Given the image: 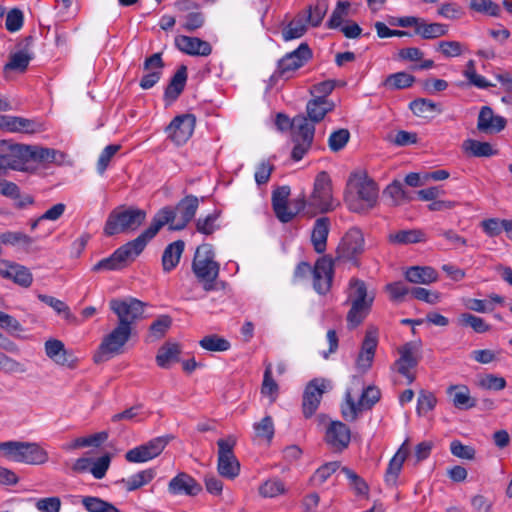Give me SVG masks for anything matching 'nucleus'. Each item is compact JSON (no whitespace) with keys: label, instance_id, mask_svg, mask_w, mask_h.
Wrapping results in <instances>:
<instances>
[{"label":"nucleus","instance_id":"6e6d98bb","mask_svg":"<svg viewBox=\"0 0 512 512\" xmlns=\"http://www.w3.org/2000/svg\"><path fill=\"white\" fill-rule=\"evenodd\" d=\"M350 3L348 1H338L329 20L326 23L328 29H337L342 26L344 17L348 16Z\"/></svg>","mask_w":512,"mask_h":512},{"label":"nucleus","instance_id":"0eeeda50","mask_svg":"<svg viewBox=\"0 0 512 512\" xmlns=\"http://www.w3.org/2000/svg\"><path fill=\"white\" fill-rule=\"evenodd\" d=\"M132 334L131 327L117 326L102 339L98 350L93 356L96 364L109 360L110 358L123 353L125 344Z\"/></svg>","mask_w":512,"mask_h":512},{"label":"nucleus","instance_id":"0e129e2a","mask_svg":"<svg viewBox=\"0 0 512 512\" xmlns=\"http://www.w3.org/2000/svg\"><path fill=\"white\" fill-rule=\"evenodd\" d=\"M285 491L284 483L279 479H269L264 482L260 488L259 493L263 497H276Z\"/></svg>","mask_w":512,"mask_h":512},{"label":"nucleus","instance_id":"69168bd1","mask_svg":"<svg viewBox=\"0 0 512 512\" xmlns=\"http://www.w3.org/2000/svg\"><path fill=\"white\" fill-rule=\"evenodd\" d=\"M335 86V80H325L320 83L314 84L311 87L310 93L314 98L320 100H329L327 97L333 92Z\"/></svg>","mask_w":512,"mask_h":512},{"label":"nucleus","instance_id":"9b49d317","mask_svg":"<svg viewBox=\"0 0 512 512\" xmlns=\"http://www.w3.org/2000/svg\"><path fill=\"white\" fill-rule=\"evenodd\" d=\"M110 309L117 315L118 324L131 327L143 318L145 303L136 298L113 299L109 303Z\"/></svg>","mask_w":512,"mask_h":512},{"label":"nucleus","instance_id":"ea45409f","mask_svg":"<svg viewBox=\"0 0 512 512\" xmlns=\"http://www.w3.org/2000/svg\"><path fill=\"white\" fill-rule=\"evenodd\" d=\"M389 240L395 244L407 245L426 242L427 237L421 229L400 230L389 236Z\"/></svg>","mask_w":512,"mask_h":512},{"label":"nucleus","instance_id":"ddd939ff","mask_svg":"<svg viewBox=\"0 0 512 512\" xmlns=\"http://www.w3.org/2000/svg\"><path fill=\"white\" fill-rule=\"evenodd\" d=\"M198 206V198L194 195H187L178 202L175 208L171 206H165L156 214H159L166 208L172 210L174 217L165 225H169V230L171 231H180L183 230L187 224L195 217Z\"/></svg>","mask_w":512,"mask_h":512},{"label":"nucleus","instance_id":"338daca9","mask_svg":"<svg viewBox=\"0 0 512 512\" xmlns=\"http://www.w3.org/2000/svg\"><path fill=\"white\" fill-rule=\"evenodd\" d=\"M380 397L381 392L378 388L374 386H368L366 389H364L359 399L360 406L363 408V410H370L380 400Z\"/></svg>","mask_w":512,"mask_h":512},{"label":"nucleus","instance_id":"052dcab7","mask_svg":"<svg viewBox=\"0 0 512 512\" xmlns=\"http://www.w3.org/2000/svg\"><path fill=\"white\" fill-rule=\"evenodd\" d=\"M350 139V132L348 129H338L331 133L328 139V146L333 152L342 150Z\"/></svg>","mask_w":512,"mask_h":512},{"label":"nucleus","instance_id":"b1692460","mask_svg":"<svg viewBox=\"0 0 512 512\" xmlns=\"http://www.w3.org/2000/svg\"><path fill=\"white\" fill-rule=\"evenodd\" d=\"M0 275L12 279L15 284L25 288L29 287L33 281L32 274L27 267L6 260H0Z\"/></svg>","mask_w":512,"mask_h":512},{"label":"nucleus","instance_id":"4d7b16f0","mask_svg":"<svg viewBox=\"0 0 512 512\" xmlns=\"http://www.w3.org/2000/svg\"><path fill=\"white\" fill-rule=\"evenodd\" d=\"M257 437L267 440L270 443L274 437V423L271 416L267 415L253 425Z\"/></svg>","mask_w":512,"mask_h":512},{"label":"nucleus","instance_id":"603ef678","mask_svg":"<svg viewBox=\"0 0 512 512\" xmlns=\"http://www.w3.org/2000/svg\"><path fill=\"white\" fill-rule=\"evenodd\" d=\"M261 393L265 396H269L271 402H275L278 396L279 386L273 379L271 363H268L265 367L263 382L261 386Z\"/></svg>","mask_w":512,"mask_h":512},{"label":"nucleus","instance_id":"a18cd8bd","mask_svg":"<svg viewBox=\"0 0 512 512\" xmlns=\"http://www.w3.org/2000/svg\"><path fill=\"white\" fill-rule=\"evenodd\" d=\"M1 241L3 244L18 245L23 248L26 252H32L35 250L34 238L22 233V232H5L0 234Z\"/></svg>","mask_w":512,"mask_h":512},{"label":"nucleus","instance_id":"37998d69","mask_svg":"<svg viewBox=\"0 0 512 512\" xmlns=\"http://www.w3.org/2000/svg\"><path fill=\"white\" fill-rule=\"evenodd\" d=\"M463 149L474 157H490L498 154V151L493 149L490 143L474 139L465 140L463 142Z\"/></svg>","mask_w":512,"mask_h":512},{"label":"nucleus","instance_id":"c756f323","mask_svg":"<svg viewBox=\"0 0 512 512\" xmlns=\"http://www.w3.org/2000/svg\"><path fill=\"white\" fill-rule=\"evenodd\" d=\"M405 279L413 284L430 285L438 280V273L431 266H411L405 271Z\"/></svg>","mask_w":512,"mask_h":512},{"label":"nucleus","instance_id":"774afa93","mask_svg":"<svg viewBox=\"0 0 512 512\" xmlns=\"http://www.w3.org/2000/svg\"><path fill=\"white\" fill-rule=\"evenodd\" d=\"M24 24V15L19 8L11 9L6 15L5 27L9 32L19 31Z\"/></svg>","mask_w":512,"mask_h":512},{"label":"nucleus","instance_id":"79ce46f5","mask_svg":"<svg viewBox=\"0 0 512 512\" xmlns=\"http://www.w3.org/2000/svg\"><path fill=\"white\" fill-rule=\"evenodd\" d=\"M156 472L154 469H146L142 470L134 475H132L128 479H121L118 481V484H123L127 491L131 492L141 488L142 486L148 484L155 477Z\"/></svg>","mask_w":512,"mask_h":512},{"label":"nucleus","instance_id":"2eb2a0df","mask_svg":"<svg viewBox=\"0 0 512 512\" xmlns=\"http://www.w3.org/2000/svg\"><path fill=\"white\" fill-rule=\"evenodd\" d=\"M0 150L9 169L22 170L27 162L33 161L34 146L0 140Z\"/></svg>","mask_w":512,"mask_h":512},{"label":"nucleus","instance_id":"3c124183","mask_svg":"<svg viewBox=\"0 0 512 512\" xmlns=\"http://www.w3.org/2000/svg\"><path fill=\"white\" fill-rule=\"evenodd\" d=\"M201 348L211 352H224L230 349V342L218 334L204 336L200 341Z\"/></svg>","mask_w":512,"mask_h":512},{"label":"nucleus","instance_id":"473e14b6","mask_svg":"<svg viewBox=\"0 0 512 512\" xmlns=\"http://www.w3.org/2000/svg\"><path fill=\"white\" fill-rule=\"evenodd\" d=\"M407 441H405L395 455L389 461L386 473H385V481L388 485H395L397 482V478L402 470L403 463L405 462L409 450L406 447Z\"/></svg>","mask_w":512,"mask_h":512},{"label":"nucleus","instance_id":"f8f14e48","mask_svg":"<svg viewBox=\"0 0 512 512\" xmlns=\"http://www.w3.org/2000/svg\"><path fill=\"white\" fill-rule=\"evenodd\" d=\"M312 58V50L307 43H301L297 49L287 53L277 63L273 78H289L290 74L301 68Z\"/></svg>","mask_w":512,"mask_h":512},{"label":"nucleus","instance_id":"bb28decb","mask_svg":"<svg viewBox=\"0 0 512 512\" xmlns=\"http://www.w3.org/2000/svg\"><path fill=\"white\" fill-rule=\"evenodd\" d=\"M46 355L55 363L69 368H74L76 359L69 352L62 341L58 339H49L45 342Z\"/></svg>","mask_w":512,"mask_h":512},{"label":"nucleus","instance_id":"393cba45","mask_svg":"<svg viewBox=\"0 0 512 512\" xmlns=\"http://www.w3.org/2000/svg\"><path fill=\"white\" fill-rule=\"evenodd\" d=\"M507 120L494 115L491 107L483 106L478 115L477 129L483 133H498L505 129Z\"/></svg>","mask_w":512,"mask_h":512},{"label":"nucleus","instance_id":"13d9d810","mask_svg":"<svg viewBox=\"0 0 512 512\" xmlns=\"http://www.w3.org/2000/svg\"><path fill=\"white\" fill-rule=\"evenodd\" d=\"M108 438V433L106 431H102L99 433H95L93 435L87 437H79L76 438L72 444L70 445L71 449H78L82 447L94 446L98 447L103 442H105Z\"/></svg>","mask_w":512,"mask_h":512},{"label":"nucleus","instance_id":"a211bd4d","mask_svg":"<svg viewBox=\"0 0 512 512\" xmlns=\"http://www.w3.org/2000/svg\"><path fill=\"white\" fill-rule=\"evenodd\" d=\"M195 124L196 117L193 114L177 115L166 127L168 138L176 145L186 143L193 134Z\"/></svg>","mask_w":512,"mask_h":512},{"label":"nucleus","instance_id":"49530a36","mask_svg":"<svg viewBox=\"0 0 512 512\" xmlns=\"http://www.w3.org/2000/svg\"><path fill=\"white\" fill-rule=\"evenodd\" d=\"M65 156V153L53 148L34 146L33 161L35 162L62 164Z\"/></svg>","mask_w":512,"mask_h":512},{"label":"nucleus","instance_id":"f257e3e1","mask_svg":"<svg viewBox=\"0 0 512 512\" xmlns=\"http://www.w3.org/2000/svg\"><path fill=\"white\" fill-rule=\"evenodd\" d=\"M174 217L172 210L166 208L155 214L149 227L134 240L116 249L109 257L98 261L92 268L94 272L121 270L131 264L145 249L160 229Z\"/></svg>","mask_w":512,"mask_h":512},{"label":"nucleus","instance_id":"dca6fc26","mask_svg":"<svg viewBox=\"0 0 512 512\" xmlns=\"http://www.w3.org/2000/svg\"><path fill=\"white\" fill-rule=\"evenodd\" d=\"M373 300L374 296H369L367 290H356L354 294L348 296L347 301L351 303L346 317L349 329H354L363 322L371 309Z\"/></svg>","mask_w":512,"mask_h":512},{"label":"nucleus","instance_id":"20e7f679","mask_svg":"<svg viewBox=\"0 0 512 512\" xmlns=\"http://www.w3.org/2000/svg\"><path fill=\"white\" fill-rule=\"evenodd\" d=\"M354 180H357L354 185L358 199L352 194H346L344 200L351 211L362 213L375 206L378 198V187L366 174H352L348 180V185H352Z\"/></svg>","mask_w":512,"mask_h":512},{"label":"nucleus","instance_id":"423d86ee","mask_svg":"<svg viewBox=\"0 0 512 512\" xmlns=\"http://www.w3.org/2000/svg\"><path fill=\"white\" fill-rule=\"evenodd\" d=\"M214 258L212 245L202 244L196 249L192 261V271L195 277L205 286L209 285V288H213L211 285L218 277L220 269L219 263Z\"/></svg>","mask_w":512,"mask_h":512},{"label":"nucleus","instance_id":"e2e57ef3","mask_svg":"<svg viewBox=\"0 0 512 512\" xmlns=\"http://www.w3.org/2000/svg\"><path fill=\"white\" fill-rule=\"evenodd\" d=\"M111 463V455L109 453H105L101 457L97 459H92V464L90 466V472L94 476L95 479H102L105 477L107 470L110 467Z\"/></svg>","mask_w":512,"mask_h":512},{"label":"nucleus","instance_id":"7ed1b4c3","mask_svg":"<svg viewBox=\"0 0 512 512\" xmlns=\"http://www.w3.org/2000/svg\"><path fill=\"white\" fill-rule=\"evenodd\" d=\"M146 212L136 207L119 206L113 209L105 222L106 236L137 230L145 221Z\"/></svg>","mask_w":512,"mask_h":512},{"label":"nucleus","instance_id":"6ab92c4d","mask_svg":"<svg viewBox=\"0 0 512 512\" xmlns=\"http://www.w3.org/2000/svg\"><path fill=\"white\" fill-rule=\"evenodd\" d=\"M33 43L34 37L32 35L26 36L24 39L18 42V50L10 54L9 61L4 65V71H16L19 73H24L34 56L31 50Z\"/></svg>","mask_w":512,"mask_h":512},{"label":"nucleus","instance_id":"c03bdc74","mask_svg":"<svg viewBox=\"0 0 512 512\" xmlns=\"http://www.w3.org/2000/svg\"><path fill=\"white\" fill-rule=\"evenodd\" d=\"M43 129L42 123L23 117L11 116L9 132L33 134Z\"/></svg>","mask_w":512,"mask_h":512},{"label":"nucleus","instance_id":"4be33fe9","mask_svg":"<svg viewBox=\"0 0 512 512\" xmlns=\"http://www.w3.org/2000/svg\"><path fill=\"white\" fill-rule=\"evenodd\" d=\"M201 491V484L185 472L178 473L168 484V492L172 495L196 496Z\"/></svg>","mask_w":512,"mask_h":512},{"label":"nucleus","instance_id":"4468645a","mask_svg":"<svg viewBox=\"0 0 512 512\" xmlns=\"http://www.w3.org/2000/svg\"><path fill=\"white\" fill-rule=\"evenodd\" d=\"M173 436L166 435L151 439L150 441L130 449L125 454V459L130 463H143L159 456Z\"/></svg>","mask_w":512,"mask_h":512},{"label":"nucleus","instance_id":"e433bc0d","mask_svg":"<svg viewBox=\"0 0 512 512\" xmlns=\"http://www.w3.org/2000/svg\"><path fill=\"white\" fill-rule=\"evenodd\" d=\"M185 243L182 240H177L173 243H170L163 252L162 255V265L165 271H170L174 269L179 261L180 257L183 253Z\"/></svg>","mask_w":512,"mask_h":512},{"label":"nucleus","instance_id":"a19ab883","mask_svg":"<svg viewBox=\"0 0 512 512\" xmlns=\"http://www.w3.org/2000/svg\"><path fill=\"white\" fill-rule=\"evenodd\" d=\"M481 226L483 231L490 237L497 236L504 230L508 238L512 241V220L490 218L482 221Z\"/></svg>","mask_w":512,"mask_h":512},{"label":"nucleus","instance_id":"412c9836","mask_svg":"<svg viewBox=\"0 0 512 512\" xmlns=\"http://www.w3.org/2000/svg\"><path fill=\"white\" fill-rule=\"evenodd\" d=\"M291 194L289 186H279L272 191V208L277 219L282 223H288L294 219V214L288 206V199Z\"/></svg>","mask_w":512,"mask_h":512},{"label":"nucleus","instance_id":"09e8293b","mask_svg":"<svg viewBox=\"0 0 512 512\" xmlns=\"http://www.w3.org/2000/svg\"><path fill=\"white\" fill-rule=\"evenodd\" d=\"M409 108L414 115L419 117H427L430 113H441L440 104L427 98H417L410 102Z\"/></svg>","mask_w":512,"mask_h":512},{"label":"nucleus","instance_id":"7c9ffc66","mask_svg":"<svg viewBox=\"0 0 512 512\" xmlns=\"http://www.w3.org/2000/svg\"><path fill=\"white\" fill-rule=\"evenodd\" d=\"M378 344V335L376 329H369L366 331L364 340L361 346V352L358 356V364L365 368H370L375 351Z\"/></svg>","mask_w":512,"mask_h":512},{"label":"nucleus","instance_id":"9d476101","mask_svg":"<svg viewBox=\"0 0 512 512\" xmlns=\"http://www.w3.org/2000/svg\"><path fill=\"white\" fill-rule=\"evenodd\" d=\"M235 445L236 440L232 436H229L226 439H219L217 441V471L220 476L229 480L235 479L240 473V463L233 451Z\"/></svg>","mask_w":512,"mask_h":512},{"label":"nucleus","instance_id":"2f4dec72","mask_svg":"<svg viewBox=\"0 0 512 512\" xmlns=\"http://www.w3.org/2000/svg\"><path fill=\"white\" fill-rule=\"evenodd\" d=\"M334 109L335 103L332 100H320L313 97L306 104L307 118L312 123H319Z\"/></svg>","mask_w":512,"mask_h":512},{"label":"nucleus","instance_id":"cd10ccee","mask_svg":"<svg viewBox=\"0 0 512 512\" xmlns=\"http://www.w3.org/2000/svg\"><path fill=\"white\" fill-rule=\"evenodd\" d=\"M417 344L414 342L405 343L398 349L400 357L395 362L397 371L402 376H408L409 370L415 368L419 363V357L415 355Z\"/></svg>","mask_w":512,"mask_h":512},{"label":"nucleus","instance_id":"5fc2aeb1","mask_svg":"<svg viewBox=\"0 0 512 512\" xmlns=\"http://www.w3.org/2000/svg\"><path fill=\"white\" fill-rule=\"evenodd\" d=\"M221 215L220 210H214L212 213L208 214L206 217L198 218L196 221V230L204 235L213 234L219 226L216 224V221Z\"/></svg>","mask_w":512,"mask_h":512},{"label":"nucleus","instance_id":"864d4df0","mask_svg":"<svg viewBox=\"0 0 512 512\" xmlns=\"http://www.w3.org/2000/svg\"><path fill=\"white\" fill-rule=\"evenodd\" d=\"M82 504L88 512H120L113 504L98 497H83Z\"/></svg>","mask_w":512,"mask_h":512},{"label":"nucleus","instance_id":"f03ea898","mask_svg":"<svg viewBox=\"0 0 512 512\" xmlns=\"http://www.w3.org/2000/svg\"><path fill=\"white\" fill-rule=\"evenodd\" d=\"M334 261L331 255L319 257L314 266L306 261L299 262L293 272V282L295 284H305L312 281L313 288H332L334 285Z\"/></svg>","mask_w":512,"mask_h":512},{"label":"nucleus","instance_id":"a878e982","mask_svg":"<svg viewBox=\"0 0 512 512\" xmlns=\"http://www.w3.org/2000/svg\"><path fill=\"white\" fill-rule=\"evenodd\" d=\"M188 78L187 66L180 65L174 75L171 77L164 91V101L166 105L175 102L185 89Z\"/></svg>","mask_w":512,"mask_h":512},{"label":"nucleus","instance_id":"680f3d73","mask_svg":"<svg viewBox=\"0 0 512 512\" xmlns=\"http://www.w3.org/2000/svg\"><path fill=\"white\" fill-rule=\"evenodd\" d=\"M459 323L463 326L471 327L476 333H484L490 329V325L485 323V321L473 314L463 313L459 317Z\"/></svg>","mask_w":512,"mask_h":512},{"label":"nucleus","instance_id":"c9c22d12","mask_svg":"<svg viewBox=\"0 0 512 512\" xmlns=\"http://www.w3.org/2000/svg\"><path fill=\"white\" fill-rule=\"evenodd\" d=\"M181 347L178 343L166 342L158 350L156 363L159 367L168 369L172 363L180 361Z\"/></svg>","mask_w":512,"mask_h":512},{"label":"nucleus","instance_id":"aec40b11","mask_svg":"<svg viewBox=\"0 0 512 512\" xmlns=\"http://www.w3.org/2000/svg\"><path fill=\"white\" fill-rule=\"evenodd\" d=\"M351 440L350 428L341 421H332L325 433L326 443L334 450L342 452L345 450Z\"/></svg>","mask_w":512,"mask_h":512},{"label":"nucleus","instance_id":"8fccbe9b","mask_svg":"<svg viewBox=\"0 0 512 512\" xmlns=\"http://www.w3.org/2000/svg\"><path fill=\"white\" fill-rule=\"evenodd\" d=\"M307 22L302 17H296L282 29V37L285 41L298 39L307 32Z\"/></svg>","mask_w":512,"mask_h":512},{"label":"nucleus","instance_id":"58836bf2","mask_svg":"<svg viewBox=\"0 0 512 512\" xmlns=\"http://www.w3.org/2000/svg\"><path fill=\"white\" fill-rule=\"evenodd\" d=\"M416 78L404 71L388 75L382 82V86L390 91L402 90L411 87Z\"/></svg>","mask_w":512,"mask_h":512},{"label":"nucleus","instance_id":"39448f33","mask_svg":"<svg viewBox=\"0 0 512 512\" xmlns=\"http://www.w3.org/2000/svg\"><path fill=\"white\" fill-rule=\"evenodd\" d=\"M0 453L9 460L30 465L44 464L48 460L47 452L37 443L31 442H1Z\"/></svg>","mask_w":512,"mask_h":512},{"label":"nucleus","instance_id":"5701e85b","mask_svg":"<svg viewBox=\"0 0 512 512\" xmlns=\"http://www.w3.org/2000/svg\"><path fill=\"white\" fill-rule=\"evenodd\" d=\"M175 46L183 53L191 56H208L212 52L209 42L198 37L178 35L175 37Z\"/></svg>","mask_w":512,"mask_h":512},{"label":"nucleus","instance_id":"6e6552de","mask_svg":"<svg viewBox=\"0 0 512 512\" xmlns=\"http://www.w3.org/2000/svg\"><path fill=\"white\" fill-rule=\"evenodd\" d=\"M364 252V236L357 227L350 228L342 237L337 249L336 257L333 258L334 268L341 262H351L354 266L359 265L358 257Z\"/></svg>","mask_w":512,"mask_h":512},{"label":"nucleus","instance_id":"4c0bfd02","mask_svg":"<svg viewBox=\"0 0 512 512\" xmlns=\"http://www.w3.org/2000/svg\"><path fill=\"white\" fill-rule=\"evenodd\" d=\"M173 323L172 317L169 315H160L155 319L149 326V333L146 337V342L158 341L165 337L168 330L171 328Z\"/></svg>","mask_w":512,"mask_h":512},{"label":"nucleus","instance_id":"1a4fd4ad","mask_svg":"<svg viewBox=\"0 0 512 512\" xmlns=\"http://www.w3.org/2000/svg\"><path fill=\"white\" fill-rule=\"evenodd\" d=\"M333 209L332 182L326 171L317 174L313 192L308 200L307 214L326 213Z\"/></svg>","mask_w":512,"mask_h":512},{"label":"nucleus","instance_id":"bf43d9fd","mask_svg":"<svg viewBox=\"0 0 512 512\" xmlns=\"http://www.w3.org/2000/svg\"><path fill=\"white\" fill-rule=\"evenodd\" d=\"M345 398L346 402L341 407V414L345 420L353 422L358 418L363 408L360 406L359 401L356 403L353 400L350 391L346 392Z\"/></svg>","mask_w":512,"mask_h":512},{"label":"nucleus","instance_id":"72a5a7b5","mask_svg":"<svg viewBox=\"0 0 512 512\" xmlns=\"http://www.w3.org/2000/svg\"><path fill=\"white\" fill-rule=\"evenodd\" d=\"M453 405L460 410H467L476 406V400L470 396V390L466 385H451L447 389Z\"/></svg>","mask_w":512,"mask_h":512},{"label":"nucleus","instance_id":"f704fd0d","mask_svg":"<svg viewBox=\"0 0 512 512\" xmlns=\"http://www.w3.org/2000/svg\"><path fill=\"white\" fill-rule=\"evenodd\" d=\"M314 134V123H310L306 116L299 114L294 117V129L292 130V140H298L312 144Z\"/></svg>","mask_w":512,"mask_h":512},{"label":"nucleus","instance_id":"c85d7f7f","mask_svg":"<svg viewBox=\"0 0 512 512\" xmlns=\"http://www.w3.org/2000/svg\"><path fill=\"white\" fill-rule=\"evenodd\" d=\"M329 231L330 219L328 217L316 219L311 233V243L316 253L323 254L326 251Z\"/></svg>","mask_w":512,"mask_h":512},{"label":"nucleus","instance_id":"de8ad7c7","mask_svg":"<svg viewBox=\"0 0 512 512\" xmlns=\"http://www.w3.org/2000/svg\"><path fill=\"white\" fill-rule=\"evenodd\" d=\"M448 32L447 25L441 23H427L421 20L420 26L415 29V34L422 39H435L446 35Z\"/></svg>","mask_w":512,"mask_h":512},{"label":"nucleus","instance_id":"f3484780","mask_svg":"<svg viewBox=\"0 0 512 512\" xmlns=\"http://www.w3.org/2000/svg\"><path fill=\"white\" fill-rule=\"evenodd\" d=\"M329 383L323 378H315L308 382L302 397V411L305 418L315 414Z\"/></svg>","mask_w":512,"mask_h":512}]
</instances>
